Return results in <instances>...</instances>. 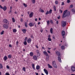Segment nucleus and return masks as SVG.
I'll use <instances>...</instances> for the list:
<instances>
[{
	"mask_svg": "<svg viewBox=\"0 0 75 75\" xmlns=\"http://www.w3.org/2000/svg\"><path fill=\"white\" fill-rule=\"evenodd\" d=\"M52 63L53 67H54L55 68H57V65H56V63H55V61H53Z\"/></svg>",
	"mask_w": 75,
	"mask_h": 75,
	"instance_id": "f257e3e1",
	"label": "nucleus"
},
{
	"mask_svg": "<svg viewBox=\"0 0 75 75\" xmlns=\"http://www.w3.org/2000/svg\"><path fill=\"white\" fill-rule=\"evenodd\" d=\"M4 23H5V24H9V22L6 19H5L3 20Z\"/></svg>",
	"mask_w": 75,
	"mask_h": 75,
	"instance_id": "f03ea898",
	"label": "nucleus"
},
{
	"mask_svg": "<svg viewBox=\"0 0 75 75\" xmlns=\"http://www.w3.org/2000/svg\"><path fill=\"white\" fill-rule=\"evenodd\" d=\"M66 24H67V22L66 21H64L62 22V25L63 27H64L66 25Z\"/></svg>",
	"mask_w": 75,
	"mask_h": 75,
	"instance_id": "7ed1b4c3",
	"label": "nucleus"
},
{
	"mask_svg": "<svg viewBox=\"0 0 75 75\" xmlns=\"http://www.w3.org/2000/svg\"><path fill=\"white\" fill-rule=\"evenodd\" d=\"M35 23H29V25L31 27H33V26H34V25H35Z\"/></svg>",
	"mask_w": 75,
	"mask_h": 75,
	"instance_id": "20e7f679",
	"label": "nucleus"
},
{
	"mask_svg": "<svg viewBox=\"0 0 75 75\" xmlns=\"http://www.w3.org/2000/svg\"><path fill=\"white\" fill-rule=\"evenodd\" d=\"M3 28L5 29H7L8 28V25H6V24H4L3 25Z\"/></svg>",
	"mask_w": 75,
	"mask_h": 75,
	"instance_id": "39448f33",
	"label": "nucleus"
},
{
	"mask_svg": "<svg viewBox=\"0 0 75 75\" xmlns=\"http://www.w3.org/2000/svg\"><path fill=\"white\" fill-rule=\"evenodd\" d=\"M56 54L57 55H58V56L59 57L61 55V54H60V52H59V51H56Z\"/></svg>",
	"mask_w": 75,
	"mask_h": 75,
	"instance_id": "423d86ee",
	"label": "nucleus"
},
{
	"mask_svg": "<svg viewBox=\"0 0 75 75\" xmlns=\"http://www.w3.org/2000/svg\"><path fill=\"white\" fill-rule=\"evenodd\" d=\"M43 54H44V55H45V56H47H47H48V53H47V52H45V51H44L43 52Z\"/></svg>",
	"mask_w": 75,
	"mask_h": 75,
	"instance_id": "0eeeda50",
	"label": "nucleus"
},
{
	"mask_svg": "<svg viewBox=\"0 0 75 75\" xmlns=\"http://www.w3.org/2000/svg\"><path fill=\"white\" fill-rule=\"evenodd\" d=\"M33 59H34V60H37V56L35 55H34L33 57Z\"/></svg>",
	"mask_w": 75,
	"mask_h": 75,
	"instance_id": "6e6552de",
	"label": "nucleus"
},
{
	"mask_svg": "<svg viewBox=\"0 0 75 75\" xmlns=\"http://www.w3.org/2000/svg\"><path fill=\"white\" fill-rule=\"evenodd\" d=\"M62 36L63 37H64V35H65V31L64 30H62Z\"/></svg>",
	"mask_w": 75,
	"mask_h": 75,
	"instance_id": "1a4fd4ad",
	"label": "nucleus"
},
{
	"mask_svg": "<svg viewBox=\"0 0 75 75\" xmlns=\"http://www.w3.org/2000/svg\"><path fill=\"white\" fill-rule=\"evenodd\" d=\"M44 71L45 73L46 74V75H48V71L47 70V69H44Z\"/></svg>",
	"mask_w": 75,
	"mask_h": 75,
	"instance_id": "9d476101",
	"label": "nucleus"
},
{
	"mask_svg": "<svg viewBox=\"0 0 75 75\" xmlns=\"http://www.w3.org/2000/svg\"><path fill=\"white\" fill-rule=\"evenodd\" d=\"M66 16L67 17H69V16H70V12L69 11H68L67 13H66Z\"/></svg>",
	"mask_w": 75,
	"mask_h": 75,
	"instance_id": "9b49d317",
	"label": "nucleus"
},
{
	"mask_svg": "<svg viewBox=\"0 0 75 75\" xmlns=\"http://www.w3.org/2000/svg\"><path fill=\"white\" fill-rule=\"evenodd\" d=\"M1 9H3L4 11H6V10H7V7H6V6H5L4 7H2V8H1Z\"/></svg>",
	"mask_w": 75,
	"mask_h": 75,
	"instance_id": "f8f14e48",
	"label": "nucleus"
},
{
	"mask_svg": "<svg viewBox=\"0 0 75 75\" xmlns=\"http://www.w3.org/2000/svg\"><path fill=\"white\" fill-rule=\"evenodd\" d=\"M58 59L59 62H61V57H60V56H58Z\"/></svg>",
	"mask_w": 75,
	"mask_h": 75,
	"instance_id": "ddd939ff",
	"label": "nucleus"
},
{
	"mask_svg": "<svg viewBox=\"0 0 75 75\" xmlns=\"http://www.w3.org/2000/svg\"><path fill=\"white\" fill-rule=\"evenodd\" d=\"M33 12H31L29 14V17L31 18V17H33Z\"/></svg>",
	"mask_w": 75,
	"mask_h": 75,
	"instance_id": "4468645a",
	"label": "nucleus"
},
{
	"mask_svg": "<svg viewBox=\"0 0 75 75\" xmlns=\"http://www.w3.org/2000/svg\"><path fill=\"white\" fill-rule=\"evenodd\" d=\"M40 65H37L36 66V69L37 70L40 69Z\"/></svg>",
	"mask_w": 75,
	"mask_h": 75,
	"instance_id": "2eb2a0df",
	"label": "nucleus"
},
{
	"mask_svg": "<svg viewBox=\"0 0 75 75\" xmlns=\"http://www.w3.org/2000/svg\"><path fill=\"white\" fill-rule=\"evenodd\" d=\"M22 31L23 32V33L24 34H25V33H26V32L27 31V30L26 29H23L22 30Z\"/></svg>",
	"mask_w": 75,
	"mask_h": 75,
	"instance_id": "dca6fc26",
	"label": "nucleus"
},
{
	"mask_svg": "<svg viewBox=\"0 0 75 75\" xmlns=\"http://www.w3.org/2000/svg\"><path fill=\"white\" fill-rule=\"evenodd\" d=\"M31 42V38H30L29 39H28L27 40V42L28 43H30V42Z\"/></svg>",
	"mask_w": 75,
	"mask_h": 75,
	"instance_id": "f3484780",
	"label": "nucleus"
},
{
	"mask_svg": "<svg viewBox=\"0 0 75 75\" xmlns=\"http://www.w3.org/2000/svg\"><path fill=\"white\" fill-rule=\"evenodd\" d=\"M66 16H67L66 14H65L63 13V15L62 16V18H64L65 17H66Z\"/></svg>",
	"mask_w": 75,
	"mask_h": 75,
	"instance_id": "a211bd4d",
	"label": "nucleus"
},
{
	"mask_svg": "<svg viewBox=\"0 0 75 75\" xmlns=\"http://www.w3.org/2000/svg\"><path fill=\"white\" fill-rule=\"evenodd\" d=\"M7 56H6L4 58V61H7Z\"/></svg>",
	"mask_w": 75,
	"mask_h": 75,
	"instance_id": "6ab92c4d",
	"label": "nucleus"
},
{
	"mask_svg": "<svg viewBox=\"0 0 75 75\" xmlns=\"http://www.w3.org/2000/svg\"><path fill=\"white\" fill-rule=\"evenodd\" d=\"M71 69L72 71L74 72V71H75V68L74 67H72L71 68Z\"/></svg>",
	"mask_w": 75,
	"mask_h": 75,
	"instance_id": "aec40b11",
	"label": "nucleus"
},
{
	"mask_svg": "<svg viewBox=\"0 0 75 75\" xmlns=\"http://www.w3.org/2000/svg\"><path fill=\"white\" fill-rule=\"evenodd\" d=\"M32 67L33 69H34V70H35V65H34V64H32Z\"/></svg>",
	"mask_w": 75,
	"mask_h": 75,
	"instance_id": "412c9836",
	"label": "nucleus"
},
{
	"mask_svg": "<svg viewBox=\"0 0 75 75\" xmlns=\"http://www.w3.org/2000/svg\"><path fill=\"white\" fill-rule=\"evenodd\" d=\"M39 11L40 12H41V13H44V11L42 9L40 8V10H39Z\"/></svg>",
	"mask_w": 75,
	"mask_h": 75,
	"instance_id": "4be33fe9",
	"label": "nucleus"
},
{
	"mask_svg": "<svg viewBox=\"0 0 75 75\" xmlns=\"http://www.w3.org/2000/svg\"><path fill=\"white\" fill-rule=\"evenodd\" d=\"M33 54H34L33 53V52H30V55L31 57H33Z\"/></svg>",
	"mask_w": 75,
	"mask_h": 75,
	"instance_id": "5701e85b",
	"label": "nucleus"
},
{
	"mask_svg": "<svg viewBox=\"0 0 75 75\" xmlns=\"http://www.w3.org/2000/svg\"><path fill=\"white\" fill-rule=\"evenodd\" d=\"M8 58H11V54H9L8 56Z\"/></svg>",
	"mask_w": 75,
	"mask_h": 75,
	"instance_id": "b1692460",
	"label": "nucleus"
},
{
	"mask_svg": "<svg viewBox=\"0 0 75 75\" xmlns=\"http://www.w3.org/2000/svg\"><path fill=\"white\" fill-rule=\"evenodd\" d=\"M48 66L49 68H52V67L50 65V64H48Z\"/></svg>",
	"mask_w": 75,
	"mask_h": 75,
	"instance_id": "393cba45",
	"label": "nucleus"
},
{
	"mask_svg": "<svg viewBox=\"0 0 75 75\" xmlns=\"http://www.w3.org/2000/svg\"><path fill=\"white\" fill-rule=\"evenodd\" d=\"M52 9H50L49 11H48L49 14H51L52 13Z\"/></svg>",
	"mask_w": 75,
	"mask_h": 75,
	"instance_id": "a878e982",
	"label": "nucleus"
},
{
	"mask_svg": "<svg viewBox=\"0 0 75 75\" xmlns=\"http://www.w3.org/2000/svg\"><path fill=\"white\" fill-rule=\"evenodd\" d=\"M52 28H51L50 29V32L51 34H52L53 33V32L52 31Z\"/></svg>",
	"mask_w": 75,
	"mask_h": 75,
	"instance_id": "bb28decb",
	"label": "nucleus"
},
{
	"mask_svg": "<svg viewBox=\"0 0 75 75\" xmlns=\"http://www.w3.org/2000/svg\"><path fill=\"white\" fill-rule=\"evenodd\" d=\"M67 11H68V10H66L65 11H64L63 14H67Z\"/></svg>",
	"mask_w": 75,
	"mask_h": 75,
	"instance_id": "cd10ccee",
	"label": "nucleus"
},
{
	"mask_svg": "<svg viewBox=\"0 0 75 75\" xmlns=\"http://www.w3.org/2000/svg\"><path fill=\"white\" fill-rule=\"evenodd\" d=\"M71 11L73 12V13H75V9H71Z\"/></svg>",
	"mask_w": 75,
	"mask_h": 75,
	"instance_id": "c85d7f7f",
	"label": "nucleus"
},
{
	"mask_svg": "<svg viewBox=\"0 0 75 75\" xmlns=\"http://www.w3.org/2000/svg\"><path fill=\"white\" fill-rule=\"evenodd\" d=\"M3 68V65L2 64H0V69H2Z\"/></svg>",
	"mask_w": 75,
	"mask_h": 75,
	"instance_id": "c756f323",
	"label": "nucleus"
},
{
	"mask_svg": "<svg viewBox=\"0 0 75 75\" xmlns=\"http://www.w3.org/2000/svg\"><path fill=\"white\" fill-rule=\"evenodd\" d=\"M23 44L25 45H26L27 44V42H26V41H25V42H23Z\"/></svg>",
	"mask_w": 75,
	"mask_h": 75,
	"instance_id": "7c9ffc66",
	"label": "nucleus"
},
{
	"mask_svg": "<svg viewBox=\"0 0 75 75\" xmlns=\"http://www.w3.org/2000/svg\"><path fill=\"white\" fill-rule=\"evenodd\" d=\"M13 33H16L17 32V30L16 29H13Z\"/></svg>",
	"mask_w": 75,
	"mask_h": 75,
	"instance_id": "2f4dec72",
	"label": "nucleus"
},
{
	"mask_svg": "<svg viewBox=\"0 0 75 75\" xmlns=\"http://www.w3.org/2000/svg\"><path fill=\"white\" fill-rule=\"evenodd\" d=\"M25 27H27V22H25Z\"/></svg>",
	"mask_w": 75,
	"mask_h": 75,
	"instance_id": "473e14b6",
	"label": "nucleus"
},
{
	"mask_svg": "<svg viewBox=\"0 0 75 75\" xmlns=\"http://www.w3.org/2000/svg\"><path fill=\"white\" fill-rule=\"evenodd\" d=\"M12 21L13 22V23H14L15 22V19L14 18H12Z\"/></svg>",
	"mask_w": 75,
	"mask_h": 75,
	"instance_id": "72a5a7b5",
	"label": "nucleus"
},
{
	"mask_svg": "<svg viewBox=\"0 0 75 75\" xmlns=\"http://www.w3.org/2000/svg\"><path fill=\"white\" fill-rule=\"evenodd\" d=\"M55 4H58V1H55Z\"/></svg>",
	"mask_w": 75,
	"mask_h": 75,
	"instance_id": "f704fd0d",
	"label": "nucleus"
},
{
	"mask_svg": "<svg viewBox=\"0 0 75 75\" xmlns=\"http://www.w3.org/2000/svg\"><path fill=\"white\" fill-rule=\"evenodd\" d=\"M50 22L51 24H53V23H54V22H53V21H52V20H50Z\"/></svg>",
	"mask_w": 75,
	"mask_h": 75,
	"instance_id": "c9c22d12",
	"label": "nucleus"
},
{
	"mask_svg": "<svg viewBox=\"0 0 75 75\" xmlns=\"http://www.w3.org/2000/svg\"><path fill=\"white\" fill-rule=\"evenodd\" d=\"M64 46H61V48L62 49V50H64Z\"/></svg>",
	"mask_w": 75,
	"mask_h": 75,
	"instance_id": "e433bc0d",
	"label": "nucleus"
},
{
	"mask_svg": "<svg viewBox=\"0 0 75 75\" xmlns=\"http://www.w3.org/2000/svg\"><path fill=\"white\" fill-rule=\"evenodd\" d=\"M48 60H49V57L47 56L46 60L47 61H48Z\"/></svg>",
	"mask_w": 75,
	"mask_h": 75,
	"instance_id": "4c0bfd02",
	"label": "nucleus"
},
{
	"mask_svg": "<svg viewBox=\"0 0 75 75\" xmlns=\"http://www.w3.org/2000/svg\"><path fill=\"white\" fill-rule=\"evenodd\" d=\"M47 24L48 25L50 24V21H47Z\"/></svg>",
	"mask_w": 75,
	"mask_h": 75,
	"instance_id": "58836bf2",
	"label": "nucleus"
},
{
	"mask_svg": "<svg viewBox=\"0 0 75 75\" xmlns=\"http://www.w3.org/2000/svg\"><path fill=\"white\" fill-rule=\"evenodd\" d=\"M23 5H24V6L25 7H27V5H26L25 4V3H23Z\"/></svg>",
	"mask_w": 75,
	"mask_h": 75,
	"instance_id": "ea45409f",
	"label": "nucleus"
},
{
	"mask_svg": "<svg viewBox=\"0 0 75 75\" xmlns=\"http://www.w3.org/2000/svg\"><path fill=\"white\" fill-rule=\"evenodd\" d=\"M36 52L37 53H39L40 52H39V50H36Z\"/></svg>",
	"mask_w": 75,
	"mask_h": 75,
	"instance_id": "a19ab883",
	"label": "nucleus"
},
{
	"mask_svg": "<svg viewBox=\"0 0 75 75\" xmlns=\"http://www.w3.org/2000/svg\"><path fill=\"white\" fill-rule=\"evenodd\" d=\"M48 41H51V39L50 38H48Z\"/></svg>",
	"mask_w": 75,
	"mask_h": 75,
	"instance_id": "79ce46f5",
	"label": "nucleus"
},
{
	"mask_svg": "<svg viewBox=\"0 0 75 75\" xmlns=\"http://www.w3.org/2000/svg\"><path fill=\"white\" fill-rule=\"evenodd\" d=\"M23 69L24 71H25V67H23Z\"/></svg>",
	"mask_w": 75,
	"mask_h": 75,
	"instance_id": "37998d69",
	"label": "nucleus"
},
{
	"mask_svg": "<svg viewBox=\"0 0 75 75\" xmlns=\"http://www.w3.org/2000/svg\"><path fill=\"white\" fill-rule=\"evenodd\" d=\"M49 14V12H48V11H47L45 13V14L47 15V14Z\"/></svg>",
	"mask_w": 75,
	"mask_h": 75,
	"instance_id": "c03bdc74",
	"label": "nucleus"
},
{
	"mask_svg": "<svg viewBox=\"0 0 75 75\" xmlns=\"http://www.w3.org/2000/svg\"><path fill=\"white\" fill-rule=\"evenodd\" d=\"M4 34V30H3L2 32L1 33V35H3Z\"/></svg>",
	"mask_w": 75,
	"mask_h": 75,
	"instance_id": "a18cd8bd",
	"label": "nucleus"
},
{
	"mask_svg": "<svg viewBox=\"0 0 75 75\" xmlns=\"http://www.w3.org/2000/svg\"><path fill=\"white\" fill-rule=\"evenodd\" d=\"M27 40V37H26L25 38V41H26Z\"/></svg>",
	"mask_w": 75,
	"mask_h": 75,
	"instance_id": "49530a36",
	"label": "nucleus"
},
{
	"mask_svg": "<svg viewBox=\"0 0 75 75\" xmlns=\"http://www.w3.org/2000/svg\"><path fill=\"white\" fill-rule=\"evenodd\" d=\"M73 4H71L70 6V8H72V7H73Z\"/></svg>",
	"mask_w": 75,
	"mask_h": 75,
	"instance_id": "de8ad7c7",
	"label": "nucleus"
},
{
	"mask_svg": "<svg viewBox=\"0 0 75 75\" xmlns=\"http://www.w3.org/2000/svg\"><path fill=\"white\" fill-rule=\"evenodd\" d=\"M32 3H33V4L35 3V0H33L32 1Z\"/></svg>",
	"mask_w": 75,
	"mask_h": 75,
	"instance_id": "09e8293b",
	"label": "nucleus"
},
{
	"mask_svg": "<svg viewBox=\"0 0 75 75\" xmlns=\"http://www.w3.org/2000/svg\"><path fill=\"white\" fill-rule=\"evenodd\" d=\"M67 3H69L70 2V0H67Z\"/></svg>",
	"mask_w": 75,
	"mask_h": 75,
	"instance_id": "8fccbe9b",
	"label": "nucleus"
},
{
	"mask_svg": "<svg viewBox=\"0 0 75 75\" xmlns=\"http://www.w3.org/2000/svg\"><path fill=\"white\" fill-rule=\"evenodd\" d=\"M21 22H23V19L22 18H21L20 19Z\"/></svg>",
	"mask_w": 75,
	"mask_h": 75,
	"instance_id": "3c124183",
	"label": "nucleus"
},
{
	"mask_svg": "<svg viewBox=\"0 0 75 75\" xmlns=\"http://www.w3.org/2000/svg\"><path fill=\"white\" fill-rule=\"evenodd\" d=\"M59 11L61 13H62V11L61 10V9H59Z\"/></svg>",
	"mask_w": 75,
	"mask_h": 75,
	"instance_id": "603ef678",
	"label": "nucleus"
},
{
	"mask_svg": "<svg viewBox=\"0 0 75 75\" xmlns=\"http://www.w3.org/2000/svg\"><path fill=\"white\" fill-rule=\"evenodd\" d=\"M62 6H64V2H62Z\"/></svg>",
	"mask_w": 75,
	"mask_h": 75,
	"instance_id": "864d4df0",
	"label": "nucleus"
},
{
	"mask_svg": "<svg viewBox=\"0 0 75 75\" xmlns=\"http://www.w3.org/2000/svg\"><path fill=\"white\" fill-rule=\"evenodd\" d=\"M6 68L7 69H9V68H10V67H9V66L8 65L7 66Z\"/></svg>",
	"mask_w": 75,
	"mask_h": 75,
	"instance_id": "5fc2aeb1",
	"label": "nucleus"
},
{
	"mask_svg": "<svg viewBox=\"0 0 75 75\" xmlns=\"http://www.w3.org/2000/svg\"><path fill=\"white\" fill-rule=\"evenodd\" d=\"M12 11V10H11L10 9V11H9V13L10 14Z\"/></svg>",
	"mask_w": 75,
	"mask_h": 75,
	"instance_id": "6e6d98bb",
	"label": "nucleus"
},
{
	"mask_svg": "<svg viewBox=\"0 0 75 75\" xmlns=\"http://www.w3.org/2000/svg\"><path fill=\"white\" fill-rule=\"evenodd\" d=\"M5 75H10V74H9V73H6Z\"/></svg>",
	"mask_w": 75,
	"mask_h": 75,
	"instance_id": "4d7b16f0",
	"label": "nucleus"
},
{
	"mask_svg": "<svg viewBox=\"0 0 75 75\" xmlns=\"http://www.w3.org/2000/svg\"><path fill=\"white\" fill-rule=\"evenodd\" d=\"M50 37H51V35H48V38H50Z\"/></svg>",
	"mask_w": 75,
	"mask_h": 75,
	"instance_id": "13d9d810",
	"label": "nucleus"
},
{
	"mask_svg": "<svg viewBox=\"0 0 75 75\" xmlns=\"http://www.w3.org/2000/svg\"><path fill=\"white\" fill-rule=\"evenodd\" d=\"M38 56H40V53H38Z\"/></svg>",
	"mask_w": 75,
	"mask_h": 75,
	"instance_id": "bf43d9fd",
	"label": "nucleus"
},
{
	"mask_svg": "<svg viewBox=\"0 0 75 75\" xmlns=\"http://www.w3.org/2000/svg\"><path fill=\"white\" fill-rule=\"evenodd\" d=\"M47 52H48V53H49V54H50L51 53V52H50V51H47Z\"/></svg>",
	"mask_w": 75,
	"mask_h": 75,
	"instance_id": "052dcab7",
	"label": "nucleus"
},
{
	"mask_svg": "<svg viewBox=\"0 0 75 75\" xmlns=\"http://www.w3.org/2000/svg\"><path fill=\"white\" fill-rule=\"evenodd\" d=\"M18 41H17L16 42V45H18Z\"/></svg>",
	"mask_w": 75,
	"mask_h": 75,
	"instance_id": "680f3d73",
	"label": "nucleus"
},
{
	"mask_svg": "<svg viewBox=\"0 0 75 75\" xmlns=\"http://www.w3.org/2000/svg\"><path fill=\"white\" fill-rule=\"evenodd\" d=\"M58 19H60V16H59V17H57Z\"/></svg>",
	"mask_w": 75,
	"mask_h": 75,
	"instance_id": "e2e57ef3",
	"label": "nucleus"
},
{
	"mask_svg": "<svg viewBox=\"0 0 75 75\" xmlns=\"http://www.w3.org/2000/svg\"><path fill=\"white\" fill-rule=\"evenodd\" d=\"M56 24H58V21H56Z\"/></svg>",
	"mask_w": 75,
	"mask_h": 75,
	"instance_id": "0e129e2a",
	"label": "nucleus"
},
{
	"mask_svg": "<svg viewBox=\"0 0 75 75\" xmlns=\"http://www.w3.org/2000/svg\"><path fill=\"white\" fill-rule=\"evenodd\" d=\"M9 47H12V46L10 44L9 45Z\"/></svg>",
	"mask_w": 75,
	"mask_h": 75,
	"instance_id": "69168bd1",
	"label": "nucleus"
},
{
	"mask_svg": "<svg viewBox=\"0 0 75 75\" xmlns=\"http://www.w3.org/2000/svg\"><path fill=\"white\" fill-rule=\"evenodd\" d=\"M36 75H38V73H35Z\"/></svg>",
	"mask_w": 75,
	"mask_h": 75,
	"instance_id": "338daca9",
	"label": "nucleus"
},
{
	"mask_svg": "<svg viewBox=\"0 0 75 75\" xmlns=\"http://www.w3.org/2000/svg\"><path fill=\"white\" fill-rule=\"evenodd\" d=\"M11 8H12V7L11 6L10 7V10H11Z\"/></svg>",
	"mask_w": 75,
	"mask_h": 75,
	"instance_id": "774afa93",
	"label": "nucleus"
}]
</instances>
